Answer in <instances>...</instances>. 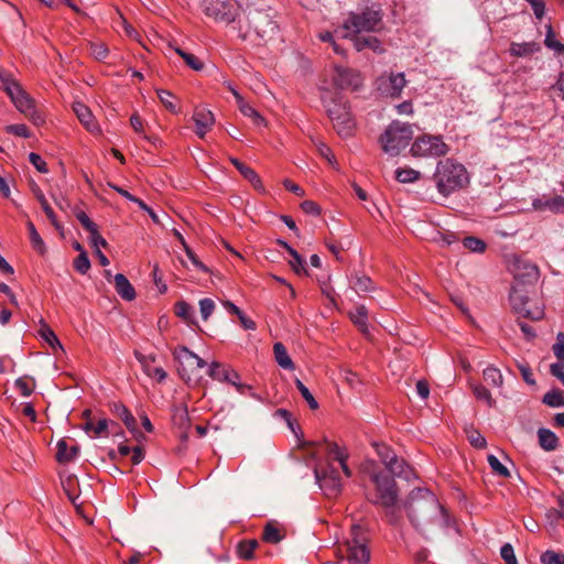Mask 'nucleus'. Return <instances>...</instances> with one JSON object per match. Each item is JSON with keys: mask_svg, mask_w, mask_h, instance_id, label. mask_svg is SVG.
Returning <instances> with one entry per match:
<instances>
[{"mask_svg": "<svg viewBox=\"0 0 564 564\" xmlns=\"http://www.w3.org/2000/svg\"><path fill=\"white\" fill-rule=\"evenodd\" d=\"M39 335L53 348L63 350V346L53 332V329L43 321H41V327L39 329Z\"/></svg>", "mask_w": 564, "mask_h": 564, "instance_id": "4c0bfd02", "label": "nucleus"}, {"mask_svg": "<svg viewBox=\"0 0 564 564\" xmlns=\"http://www.w3.org/2000/svg\"><path fill=\"white\" fill-rule=\"evenodd\" d=\"M413 138L412 126L393 120L379 138L382 151L390 156H398Z\"/></svg>", "mask_w": 564, "mask_h": 564, "instance_id": "20e7f679", "label": "nucleus"}, {"mask_svg": "<svg viewBox=\"0 0 564 564\" xmlns=\"http://www.w3.org/2000/svg\"><path fill=\"white\" fill-rule=\"evenodd\" d=\"M203 11L215 21L230 23L235 20L234 0H203Z\"/></svg>", "mask_w": 564, "mask_h": 564, "instance_id": "9d476101", "label": "nucleus"}, {"mask_svg": "<svg viewBox=\"0 0 564 564\" xmlns=\"http://www.w3.org/2000/svg\"><path fill=\"white\" fill-rule=\"evenodd\" d=\"M110 409L115 415L122 420L130 432H137V420L124 404L115 402Z\"/></svg>", "mask_w": 564, "mask_h": 564, "instance_id": "5701e85b", "label": "nucleus"}, {"mask_svg": "<svg viewBox=\"0 0 564 564\" xmlns=\"http://www.w3.org/2000/svg\"><path fill=\"white\" fill-rule=\"evenodd\" d=\"M371 481L375 484L376 494L370 501L383 508H392L398 501V488L394 476L378 470L375 466L368 470Z\"/></svg>", "mask_w": 564, "mask_h": 564, "instance_id": "39448f33", "label": "nucleus"}, {"mask_svg": "<svg viewBox=\"0 0 564 564\" xmlns=\"http://www.w3.org/2000/svg\"><path fill=\"white\" fill-rule=\"evenodd\" d=\"M14 386L23 397H30L34 390V384L29 383L25 378H18Z\"/></svg>", "mask_w": 564, "mask_h": 564, "instance_id": "338daca9", "label": "nucleus"}, {"mask_svg": "<svg viewBox=\"0 0 564 564\" xmlns=\"http://www.w3.org/2000/svg\"><path fill=\"white\" fill-rule=\"evenodd\" d=\"M263 539L269 543H278L282 540L280 530L271 523H268L264 528Z\"/></svg>", "mask_w": 564, "mask_h": 564, "instance_id": "864d4df0", "label": "nucleus"}, {"mask_svg": "<svg viewBox=\"0 0 564 564\" xmlns=\"http://www.w3.org/2000/svg\"><path fill=\"white\" fill-rule=\"evenodd\" d=\"M333 80L340 89H357L362 82L358 72L341 66L335 67Z\"/></svg>", "mask_w": 564, "mask_h": 564, "instance_id": "4468645a", "label": "nucleus"}, {"mask_svg": "<svg viewBox=\"0 0 564 564\" xmlns=\"http://www.w3.org/2000/svg\"><path fill=\"white\" fill-rule=\"evenodd\" d=\"M295 384L303 399L307 402L308 406L312 410H316L318 408V403L315 400L314 395L311 393V391L307 389V387L300 379L295 380Z\"/></svg>", "mask_w": 564, "mask_h": 564, "instance_id": "3c124183", "label": "nucleus"}, {"mask_svg": "<svg viewBox=\"0 0 564 564\" xmlns=\"http://www.w3.org/2000/svg\"><path fill=\"white\" fill-rule=\"evenodd\" d=\"M78 454V446L68 447L65 440L57 442L56 458L59 463H67L74 459Z\"/></svg>", "mask_w": 564, "mask_h": 564, "instance_id": "72a5a7b5", "label": "nucleus"}, {"mask_svg": "<svg viewBox=\"0 0 564 564\" xmlns=\"http://www.w3.org/2000/svg\"><path fill=\"white\" fill-rule=\"evenodd\" d=\"M533 207L538 210L549 209L553 213H563L564 197L557 195L547 199H535L533 202Z\"/></svg>", "mask_w": 564, "mask_h": 564, "instance_id": "bb28decb", "label": "nucleus"}, {"mask_svg": "<svg viewBox=\"0 0 564 564\" xmlns=\"http://www.w3.org/2000/svg\"><path fill=\"white\" fill-rule=\"evenodd\" d=\"M28 229H29L32 247L39 253L43 254L45 252V243H44L43 239L41 238V236L39 235V232L36 231V228L33 225V223H31V221L28 223Z\"/></svg>", "mask_w": 564, "mask_h": 564, "instance_id": "37998d69", "label": "nucleus"}, {"mask_svg": "<svg viewBox=\"0 0 564 564\" xmlns=\"http://www.w3.org/2000/svg\"><path fill=\"white\" fill-rule=\"evenodd\" d=\"M135 357L140 361V364L142 365L144 372L150 378H154L159 382H163L166 379L167 373H166V371L163 368H161V367L152 368L150 366V361L154 360L153 357H147V356L140 354V352H135Z\"/></svg>", "mask_w": 564, "mask_h": 564, "instance_id": "393cba45", "label": "nucleus"}, {"mask_svg": "<svg viewBox=\"0 0 564 564\" xmlns=\"http://www.w3.org/2000/svg\"><path fill=\"white\" fill-rule=\"evenodd\" d=\"M471 389L477 400L485 402L488 406H492L495 401L490 391L480 383H473Z\"/></svg>", "mask_w": 564, "mask_h": 564, "instance_id": "79ce46f5", "label": "nucleus"}, {"mask_svg": "<svg viewBox=\"0 0 564 564\" xmlns=\"http://www.w3.org/2000/svg\"><path fill=\"white\" fill-rule=\"evenodd\" d=\"M89 232V240H90V243H91V247L95 249V250H99L101 247L105 248L107 247V241L106 239H104L99 231H98V227L91 229Z\"/></svg>", "mask_w": 564, "mask_h": 564, "instance_id": "e2e57ef3", "label": "nucleus"}, {"mask_svg": "<svg viewBox=\"0 0 564 564\" xmlns=\"http://www.w3.org/2000/svg\"><path fill=\"white\" fill-rule=\"evenodd\" d=\"M156 94H158V97L160 99V101L164 105V107L173 112V113H177L178 112V107L177 105L172 100L174 98L173 94L169 90H165V89H158L156 90Z\"/></svg>", "mask_w": 564, "mask_h": 564, "instance_id": "a18cd8bd", "label": "nucleus"}, {"mask_svg": "<svg viewBox=\"0 0 564 564\" xmlns=\"http://www.w3.org/2000/svg\"><path fill=\"white\" fill-rule=\"evenodd\" d=\"M482 377L484 380L494 388H501L503 384V377L501 371L494 366H488L486 369H484Z\"/></svg>", "mask_w": 564, "mask_h": 564, "instance_id": "e433bc0d", "label": "nucleus"}, {"mask_svg": "<svg viewBox=\"0 0 564 564\" xmlns=\"http://www.w3.org/2000/svg\"><path fill=\"white\" fill-rule=\"evenodd\" d=\"M553 352L558 361L564 362V334L558 333L556 336V343L553 345Z\"/></svg>", "mask_w": 564, "mask_h": 564, "instance_id": "774afa93", "label": "nucleus"}, {"mask_svg": "<svg viewBox=\"0 0 564 564\" xmlns=\"http://www.w3.org/2000/svg\"><path fill=\"white\" fill-rule=\"evenodd\" d=\"M325 108L330 120H335V117H341L343 112H349L348 108L343 102L332 101L327 104L325 100Z\"/></svg>", "mask_w": 564, "mask_h": 564, "instance_id": "8fccbe9b", "label": "nucleus"}, {"mask_svg": "<svg viewBox=\"0 0 564 564\" xmlns=\"http://www.w3.org/2000/svg\"><path fill=\"white\" fill-rule=\"evenodd\" d=\"M544 45L554 52L555 55L564 54V44L556 39V35L551 24L546 25V34L544 39Z\"/></svg>", "mask_w": 564, "mask_h": 564, "instance_id": "c9c22d12", "label": "nucleus"}, {"mask_svg": "<svg viewBox=\"0 0 564 564\" xmlns=\"http://www.w3.org/2000/svg\"><path fill=\"white\" fill-rule=\"evenodd\" d=\"M540 275L539 268L531 262L519 261L516 264L514 276L521 283H533L538 281Z\"/></svg>", "mask_w": 564, "mask_h": 564, "instance_id": "aec40b11", "label": "nucleus"}, {"mask_svg": "<svg viewBox=\"0 0 564 564\" xmlns=\"http://www.w3.org/2000/svg\"><path fill=\"white\" fill-rule=\"evenodd\" d=\"M542 564H564V554L546 551L541 555Z\"/></svg>", "mask_w": 564, "mask_h": 564, "instance_id": "6e6d98bb", "label": "nucleus"}, {"mask_svg": "<svg viewBox=\"0 0 564 564\" xmlns=\"http://www.w3.org/2000/svg\"><path fill=\"white\" fill-rule=\"evenodd\" d=\"M437 191L447 196L463 188L469 181L467 170L453 159L440 161L434 173Z\"/></svg>", "mask_w": 564, "mask_h": 564, "instance_id": "7ed1b4c3", "label": "nucleus"}, {"mask_svg": "<svg viewBox=\"0 0 564 564\" xmlns=\"http://www.w3.org/2000/svg\"><path fill=\"white\" fill-rule=\"evenodd\" d=\"M231 163L237 167V170L241 173V175L248 180L254 188L259 191H263L262 182L259 175L256 173L254 170L247 166L242 162H240L238 159H230Z\"/></svg>", "mask_w": 564, "mask_h": 564, "instance_id": "cd10ccee", "label": "nucleus"}, {"mask_svg": "<svg viewBox=\"0 0 564 564\" xmlns=\"http://www.w3.org/2000/svg\"><path fill=\"white\" fill-rule=\"evenodd\" d=\"M406 85L404 73H390L380 76L376 82L377 90L381 96L398 98Z\"/></svg>", "mask_w": 564, "mask_h": 564, "instance_id": "9b49d317", "label": "nucleus"}, {"mask_svg": "<svg viewBox=\"0 0 564 564\" xmlns=\"http://www.w3.org/2000/svg\"><path fill=\"white\" fill-rule=\"evenodd\" d=\"M174 232V236L177 238V240L180 241V243L182 245V247L184 248L185 252H186V256L189 258V260L192 261V263L197 267V268H200L203 270H205V267L204 264L197 259V257L195 256V253L193 252V250L188 247V245L186 243L185 241V238L183 237V235L174 229L173 230Z\"/></svg>", "mask_w": 564, "mask_h": 564, "instance_id": "09e8293b", "label": "nucleus"}, {"mask_svg": "<svg viewBox=\"0 0 564 564\" xmlns=\"http://www.w3.org/2000/svg\"><path fill=\"white\" fill-rule=\"evenodd\" d=\"M73 111L75 112L79 122L85 127L87 131L90 133L98 134L101 132L100 126L95 119L91 110L82 101L73 102Z\"/></svg>", "mask_w": 564, "mask_h": 564, "instance_id": "2eb2a0df", "label": "nucleus"}, {"mask_svg": "<svg viewBox=\"0 0 564 564\" xmlns=\"http://www.w3.org/2000/svg\"><path fill=\"white\" fill-rule=\"evenodd\" d=\"M192 118L195 123V133L200 139L205 138L215 124L214 113L205 108L195 109Z\"/></svg>", "mask_w": 564, "mask_h": 564, "instance_id": "dca6fc26", "label": "nucleus"}, {"mask_svg": "<svg viewBox=\"0 0 564 564\" xmlns=\"http://www.w3.org/2000/svg\"><path fill=\"white\" fill-rule=\"evenodd\" d=\"M449 152V147L444 142L442 135L423 134L417 137L411 148L413 158H440Z\"/></svg>", "mask_w": 564, "mask_h": 564, "instance_id": "0eeeda50", "label": "nucleus"}, {"mask_svg": "<svg viewBox=\"0 0 564 564\" xmlns=\"http://www.w3.org/2000/svg\"><path fill=\"white\" fill-rule=\"evenodd\" d=\"M541 46L538 42H511L509 47V54L513 57H529L540 52Z\"/></svg>", "mask_w": 564, "mask_h": 564, "instance_id": "412c9836", "label": "nucleus"}, {"mask_svg": "<svg viewBox=\"0 0 564 564\" xmlns=\"http://www.w3.org/2000/svg\"><path fill=\"white\" fill-rule=\"evenodd\" d=\"M290 256L292 260H290V265L296 274H306L305 260L300 256V253L295 249H290Z\"/></svg>", "mask_w": 564, "mask_h": 564, "instance_id": "49530a36", "label": "nucleus"}, {"mask_svg": "<svg viewBox=\"0 0 564 564\" xmlns=\"http://www.w3.org/2000/svg\"><path fill=\"white\" fill-rule=\"evenodd\" d=\"M420 172L410 167H400L395 170V178L400 183H412L419 180Z\"/></svg>", "mask_w": 564, "mask_h": 564, "instance_id": "a19ab883", "label": "nucleus"}, {"mask_svg": "<svg viewBox=\"0 0 564 564\" xmlns=\"http://www.w3.org/2000/svg\"><path fill=\"white\" fill-rule=\"evenodd\" d=\"M337 133L341 137H348L352 133L355 123L350 112H343L341 117H335L332 121Z\"/></svg>", "mask_w": 564, "mask_h": 564, "instance_id": "c85d7f7f", "label": "nucleus"}, {"mask_svg": "<svg viewBox=\"0 0 564 564\" xmlns=\"http://www.w3.org/2000/svg\"><path fill=\"white\" fill-rule=\"evenodd\" d=\"M540 446L545 451H553L557 447L558 438L556 435L547 430L540 429L538 432Z\"/></svg>", "mask_w": 564, "mask_h": 564, "instance_id": "f704fd0d", "label": "nucleus"}, {"mask_svg": "<svg viewBox=\"0 0 564 564\" xmlns=\"http://www.w3.org/2000/svg\"><path fill=\"white\" fill-rule=\"evenodd\" d=\"M404 508L411 524L425 539L449 527L447 511L430 489H413L409 494Z\"/></svg>", "mask_w": 564, "mask_h": 564, "instance_id": "f257e3e1", "label": "nucleus"}, {"mask_svg": "<svg viewBox=\"0 0 564 564\" xmlns=\"http://www.w3.org/2000/svg\"><path fill=\"white\" fill-rule=\"evenodd\" d=\"M377 455L380 457L382 464L393 476H406L405 469L408 468L403 459H399L394 452L383 443H373Z\"/></svg>", "mask_w": 564, "mask_h": 564, "instance_id": "f8f14e48", "label": "nucleus"}, {"mask_svg": "<svg viewBox=\"0 0 564 564\" xmlns=\"http://www.w3.org/2000/svg\"><path fill=\"white\" fill-rule=\"evenodd\" d=\"M354 289L357 292H369L373 289L372 281L366 275L356 276L354 281Z\"/></svg>", "mask_w": 564, "mask_h": 564, "instance_id": "13d9d810", "label": "nucleus"}, {"mask_svg": "<svg viewBox=\"0 0 564 564\" xmlns=\"http://www.w3.org/2000/svg\"><path fill=\"white\" fill-rule=\"evenodd\" d=\"M380 21L381 14L377 10L368 9L360 14H350L340 29V35L348 39L364 32H373L378 29Z\"/></svg>", "mask_w": 564, "mask_h": 564, "instance_id": "423d86ee", "label": "nucleus"}, {"mask_svg": "<svg viewBox=\"0 0 564 564\" xmlns=\"http://www.w3.org/2000/svg\"><path fill=\"white\" fill-rule=\"evenodd\" d=\"M29 161L40 173L48 172L46 162L37 153H34V152L30 153Z\"/></svg>", "mask_w": 564, "mask_h": 564, "instance_id": "69168bd1", "label": "nucleus"}, {"mask_svg": "<svg viewBox=\"0 0 564 564\" xmlns=\"http://www.w3.org/2000/svg\"><path fill=\"white\" fill-rule=\"evenodd\" d=\"M228 88L232 93L240 112L250 118L254 126H265L264 118L234 87L229 85Z\"/></svg>", "mask_w": 564, "mask_h": 564, "instance_id": "6ab92c4d", "label": "nucleus"}, {"mask_svg": "<svg viewBox=\"0 0 564 564\" xmlns=\"http://www.w3.org/2000/svg\"><path fill=\"white\" fill-rule=\"evenodd\" d=\"M115 288L117 293L126 301L135 299V291L129 280L122 273H117L113 276Z\"/></svg>", "mask_w": 564, "mask_h": 564, "instance_id": "b1692460", "label": "nucleus"}, {"mask_svg": "<svg viewBox=\"0 0 564 564\" xmlns=\"http://www.w3.org/2000/svg\"><path fill=\"white\" fill-rule=\"evenodd\" d=\"M354 41V46L357 51L370 48L376 53H382L383 48L380 41L373 35H358L350 37Z\"/></svg>", "mask_w": 564, "mask_h": 564, "instance_id": "a878e982", "label": "nucleus"}, {"mask_svg": "<svg viewBox=\"0 0 564 564\" xmlns=\"http://www.w3.org/2000/svg\"><path fill=\"white\" fill-rule=\"evenodd\" d=\"M273 352L274 358L281 368L286 370H294V364L282 343L278 341L273 345Z\"/></svg>", "mask_w": 564, "mask_h": 564, "instance_id": "7c9ffc66", "label": "nucleus"}, {"mask_svg": "<svg viewBox=\"0 0 564 564\" xmlns=\"http://www.w3.org/2000/svg\"><path fill=\"white\" fill-rule=\"evenodd\" d=\"M367 539L359 525L351 528V538L347 541L349 564H368L370 552L366 544Z\"/></svg>", "mask_w": 564, "mask_h": 564, "instance_id": "1a4fd4ad", "label": "nucleus"}, {"mask_svg": "<svg viewBox=\"0 0 564 564\" xmlns=\"http://www.w3.org/2000/svg\"><path fill=\"white\" fill-rule=\"evenodd\" d=\"M109 426H118L113 421H109L107 419L99 420L96 424L93 421H88L84 425V430L89 433H94V437L98 436H108Z\"/></svg>", "mask_w": 564, "mask_h": 564, "instance_id": "c756f323", "label": "nucleus"}, {"mask_svg": "<svg viewBox=\"0 0 564 564\" xmlns=\"http://www.w3.org/2000/svg\"><path fill=\"white\" fill-rule=\"evenodd\" d=\"M487 460H488L490 468L492 469V471L496 475L503 477V478L510 477L509 469L499 460L498 457L490 454V455H488Z\"/></svg>", "mask_w": 564, "mask_h": 564, "instance_id": "de8ad7c7", "label": "nucleus"}, {"mask_svg": "<svg viewBox=\"0 0 564 564\" xmlns=\"http://www.w3.org/2000/svg\"><path fill=\"white\" fill-rule=\"evenodd\" d=\"M500 555L506 564H518L514 550L510 543H506L501 546Z\"/></svg>", "mask_w": 564, "mask_h": 564, "instance_id": "052dcab7", "label": "nucleus"}, {"mask_svg": "<svg viewBox=\"0 0 564 564\" xmlns=\"http://www.w3.org/2000/svg\"><path fill=\"white\" fill-rule=\"evenodd\" d=\"M510 302L512 304V307L524 317L538 321L543 316L542 310L535 308L534 311H532L529 307H527L529 302L516 288H513L510 293Z\"/></svg>", "mask_w": 564, "mask_h": 564, "instance_id": "a211bd4d", "label": "nucleus"}, {"mask_svg": "<svg viewBox=\"0 0 564 564\" xmlns=\"http://www.w3.org/2000/svg\"><path fill=\"white\" fill-rule=\"evenodd\" d=\"M0 87L21 113L30 112L35 107L31 96L10 75L0 73Z\"/></svg>", "mask_w": 564, "mask_h": 564, "instance_id": "6e6552de", "label": "nucleus"}, {"mask_svg": "<svg viewBox=\"0 0 564 564\" xmlns=\"http://www.w3.org/2000/svg\"><path fill=\"white\" fill-rule=\"evenodd\" d=\"M351 322L364 333H368V312L364 305H357L349 312Z\"/></svg>", "mask_w": 564, "mask_h": 564, "instance_id": "473e14b6", "label": "nucleus"}, {"mask_svg": "<svg viewBox=\"0 0 564 564\" xmlns=\"http://www.w3.org/2000/svg\"><path fill=\"white\" fill-rule=\"evenodd\" d=\"M90 53L96 59L102 61L108 56V47L102 42L90 43Z\"/></svg>", "mask_w": 564, "mask_h": 564, "instance_id": "4d7b16f0", "label": "nucleus"}, {"mask_svg": "<svg viewBox=\"0 0 564 564\" xmlns=\"http://www.w3.org/2000/svg\"><path fill=\"white\" fill-rule=\"evenodd\" d=\"M463 245L465 248L473 252H484L486 249V243L484 240L476 237H466L463 240Z\"/></svg>", "mask_w": 564, "mask_h": 564, "instance_id": "603ef678", "label": "nucleus"}, {"mask_svg": "<svg viewBox=\"0 0 564 564\" xmlns=\"http://www.w3.org/2000/svg\"><path fill=\"white\" fill-rule=\"evenodd\" d=\"M171 48L174 50V52L180 55L185 64L192 68L193 70H196V72H199L204 68V63L197 57L195 56L194 54H191V53H187L185 51H183L182 48L180 47H173V46H170Z\"/></svg>", "mask_w": 564, "mask_h": 564, "instance_id": "58836bf2", "label": "nucleus"}, {"mask_svg": "<svg viewBox=\"0 0 564 564\" xmlns=\"http://www.w3.org/2000/svg\"><path fill=\"white\" fill-rule=\"evenodd\" d=\"M323 452L326 460L319 462L314 467V475L319 488L327 497H337L341 492V479L333 462H337L346 477H351V470L347 465L348 453L338 444L324 441Z\"/></svg>", "mask_w": 564, "mask_h": 564, "instance_id": "f03ea898", "label": "nucleus"}, {"mask_svg": "<svg viewBox=\"0 0 564 564\" xmlns=\"http://www.w3.org/2000/svg\"><path fill=\"white\" fill-rule=\"evenodd\" d=\"M318 153L323 156L333 167L338 169L337 161L332 150L324 143L317 145Z\"/></svg>", "mask_w": 564, "mask_h": 564, "instance_id": "0e129e2a", "label": "nucleus"}, {"mask_svg": "<svg viewBox=\"0 0 564 564\" xmlns=\"http://www.w3.org/2000/svg\"><path fill=\"white\" fill-rule=\"evenodd\" d=\"M32 192L39 203L41 204L42 209L44 210L47 218L51 220L52 225L55 227L56 230L62 231L63 226L57 221L56 216L52 207L50 206L48 202L45 198L44 193L41 191L39 185L35 183L32 184Z\"/></svg>", "mask_w": 564, "mask_h": 564, "instance_id": "4be33fe9", "label": "nucleus"}, {"mask_svg": "<svg viewBox=\"0 0 564 564\" xmlns=\"http://www.w3.org/2000/svg\"><path fill=\"white\" fill-rule=\"evenodd\" d=\"M215 310V302L212 299H202L199 301V311L204 321H207Z\"/></svg>", "mask_w": 564, "mask_h": 564, "instance_id": "bf43d9fd", "label": "nucleus"}, {"mask_svg": "<svg viewBox=\"0 0 564 564\" xmlns=\"http://www.w3.org/2000/svg\"><path fill=\"white\" fill-rule=\"evenodd\" d=\"M249 22L261 39L270 40L278 33L276 22L267 12L256 11L251 13Z\"/></svg>", "mask_w": 564, "mask_h": 564, "instance_id": "ddd939ff", "label": "nucleus"}, {"mask_svg": "<svg viewBox=\"0 0 564 564\" xmlns=\"http://www.w3.org/2000/svg\"><path fill=\"white\" fill-rule=\"evenodd\" d=\"M257 546L258 542L256 540L241 541L237 545V554L242 560H251Z\"/></svg>", "mask_w": 564, "mask_h": 564, "instance_id": "ea45409f", "label": "nucleus"}, {"mask_svg": "<svg viewBox=\"0 0 564 564\" xmlns=\"http://www.w3.org/2000/svg\"><path fill=\"white\" fill-rule=\"evenodd\" d=\"M543 402L553 408L561 406L563 404L562 393L558 391H550L544 394Z\"/></svg>", "mask_w": 564, "mask_h": 564, "instance_id": "680f3d73", "label": "nucleus"}, {"mask_svg": "<svg viewBox=\"0 0 564 564\" xmlns=\"http://www.w3.org/2000/svg\"><path fill=\"white\" fill-rule=\"evenodd\" d=\"M174 357L183 367V371H185L187 368L193 371L195 369H202L206 366L204 359L191 351L185 346L176 348L174 351Z\"/></svg>", "mask_w": 564, "mask_h": 564, "instance_id": "f3484780", "label": "nucleus"}, {"mask_svg": "<svg viewBox=\"0 0 564 564\" xmlns=\"http://www.w3.org/2000/svg\"><path fill=\"white\" fill-rule=\"evenodd\" d=\"M175 315L182 318L187 325H197L195 310L185 301H178L175 304Z\"/></svg>", "mask_w": 564, "mask_h": 564, "instance_id": "2f4dec72", "label": "nucleus"}, {"mask_svg": "<svg viewBox=\"0 0 564 564\" xmlns=\"http://www.w3.org/2000/svg\"><path fill=\"white\" fill-rule=\"evenodd\" d=\"M229 368H226L224 365L219 362H212L208 368V376L214 380L224 382L225 379H228Z\"/></svg>", "mask_w": 564, "mask_h": 564, "instance_id": "c03bdc74", "label": "nucleus"}, {"mask_svg": "<svg viewBox=\"0 0 564 564\" xmlns=\"http://www.w3.org/2000/svg\"><path fill=\"white\" fill-rule=\"evenodd\" d=\"M74 268L80 274H86L88 272L90 269V261L86 251H82V253H79L74 260Z\"/></svg>", "mask_w": 564, "mask_h": 564, "instance_id": "5fc2aeb1", "label": "nucleus"}]
</instances>
